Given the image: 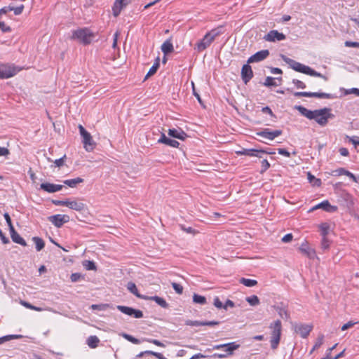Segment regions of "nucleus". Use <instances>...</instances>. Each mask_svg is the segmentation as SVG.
Wrapping results in <instances>:
<instances>
[{
  "label": "nucleus",
  "mask_w": 359,
  "mask_h": 359,
  "mask_svg": "<svg viewBox=\"0 0 359 359\" xmlns=\"http://www.w3.org/2000/svg\"><path fill=\"white\" fill-rule=\"evenodd\" d=\"M281 57L284 62H285L287 64H288L291 68H292L294 70H295L297 72L304 73V74H308L310 76H313L321 77L323 79L327 80V78L325 76H323L320 73L317 72L316 71L313 70L309 66H306L302 63H299L292 59H290V58L286 57L284 55H281Z\"/></svg>",
  "instance_id": "f257e3e1"
},
{
  "label": "nucleus",
  "mask_w": 359,
  "mask_h": 359,
  "mask_svg": "<svg viewBox=\"0 0 359 359\" xmlns=\"http://www.w3.org/2000/svg\"><path fill=\"white\" fill-rule=\"evenodd\" d=\"M269 329L271 330L270 339L271 348L275 350L278 348L280 341L282 332L281 321L276 320L271 323L269 325Z\"/></svg>",
  "instance_id": "f03ea898"
},
{
  "label": "nucleus",
  "mask_w": 359,
  "mask_h": 359,
  "mask_svg": "<svg viewBox=\"0 0 359 359\" xmlns=\"http://www.w3.org/2000/svg\"><path fill=\"white\" fill-rule=\"evenodd\" d=\"M240 347L239 344L236 342H230L227 344H217L212 346V350L224 349L225 353H214L212 357L219 359L227 358L233 354V351Z\"/></svg>",
  "instance_id": "7ed1b4c3"
},
{
  "label": "nucleus",
  "mask_w": 359,
  "mask_h": 359,
  "mask_svg": "<svg viewBox=\"0 0 359 359\" xmlns=\"http://www.w3.org/2000/svg\"><path fill=\"white\" fill-rule=\"evenodd\" d=\"M94 36V34L90 29L83 28L74 31L72 39H78L81 43L86 45L91 43Z\"/></svg>",
  "instance_id": "20e7f679"
},
{
  "label": "nucleus",
  "mask_w": 359,
  "mask_h": 359,
  "mask_svg": "<svg viewBox=\"0 0 359 359\" xmlns=\"http://www.w3.org/2000/svg\"><path fill=\"white\" fill-rule=\"evenodd\" d=\"M282 133H283L282 130H271L269 128H264L262 130L257 132L256 133V135H257V136L262 138V139H258L260 142L267 144V142L265 141V140L272 141L276 137L280 136Z\"/></svg>",
  "instance_id": "39448f33"
},
{
  "label": "nucleus",
  "mask_w": 359,
  "mask_h": 359,
  "mask_svg": "<svg viewBox=\"0 0 359 359\" xmlns=\"http://www.w3.org/2000/svg\"><path fill=\"white\" fill-rule=\"evenodd\" d=\"M81 136L82 137V142L83 143L84 148L87 151L93 149L95 143L93 140L91 135L83 128L81 124L78 126Z\"/></svg>",
  "instance_id": "423d86ee"
},
{
  "label": "nucleus",
  "mask_w": 359,
  "mask_h": 359,
  "mask_svg": "<svg viewBox=\"0 0 359 359\" xmlns=\"http://www.w3.org/2000/svg\"><path fill=\"white\" fill-rule=\"evenodd\" d=\"M20 69L14 65H0V79H8L14 76Z\"/></svg>",
  "instance_id": "0eeeda50"
},
{
  "label": "nucleus",
  "mask_w": 359,
  "mask_h": 359,
  "mask_svg": "<svg viewBox=\"0 0 359 359\" xmlns=\"http://www.w3.org/2000/svg\"><path fill=\"white\" fill-rule=\"evenodd\" d=\"M310 120H315L319 125L324 126L329 118H332L333 114H302Z\"/></svg>",
  "instance_id": "6e6552de"
},
{
  "label": "nucleus",
  "mask_w": 359,
  "mask_h": 359,
  "mask_svg": "<svg viewBox=\"0 0 359 359\" xmlns=\"http://www.w3.org/2000/svg\"><path fill=\"white\" fill-rule=\"evenodd\" d=\"M236 154L238 156L245 155L249 156H256L258 158H262L263 154H275V152L268 151L264 149H242L241 150L236 151Z\"/></svg>",
  "instance_id": "1a4fd4ad"
},
{
  "label": "nucleus",
  "mask_w": 359,
  "mask_h": 359,
  "mask_svg": "<svg viewBox=\"0 0 359 359\" xmlns=\"http://www.w3.org/2000/svg\"><path fill=\"white\" fill-rule=\"evenodd\" d=\"M116 308L121 313L129 316H133L135 318H141L144 316L142 311L139 309L121 305H118Z\"/></svg>",
  "instance_id": "9d476101"
},
{
  "label": "nucleus",
  "mask_w": 359,
  "mask_h": 359,
  "mask_svg": "<svg viewBox=\"0 0 359 359\" xmlns=\"http://www.w3.org/2000/svg\"><path fill=\"white\" fill-rule=\"evenodd\" d=\"M49 222H50L57 228H60L64 224L67 223L69 221V216L67 215L57 214L51 215L48 217Z\"/></svg>",
  "instance_id": "9b49d317"
},
{
  "label": "nucleus",
  "mask_w": 359,
  "mask_h": 359,
  "mask_svg": "<svg viewBox=\"0 0 359 359\" xmlns=\"http://www.w3.org/2000/svg\"><path fill=\"white\" fill-rule=\"evenodd\" d=\"M131 2L132 0H115L112 7L113 15L114 17L118 16L121 11Z\"/></svg>",
  "instance_id": "f8f14e48"
},
{
  "label": "nucleus",
  "mask_w": 359,
  "mask_h": 359,
  "mask_svg": "<svg viewBox=\"0 0 359 359\" xmlns=\"http://www.w3.org/2000/svg\"><path fill=\"white\" fill-rule=\"evenodd\" d=\"M286 36L284 34L278 32L277 30H271L264 36L266 41L275 42L277 41H283L285 39Z\"/></svg>",
  "instance_id": "ddd939ff"
},
{
  "label": "nucleus",
  "mask_w": 359,
  "mask_h": 359,
  "mask_svg": "<svg viewBox=\"0 0 359 359\" xmlns=\"http://www.w3.org/2000/svg\"><path fill=\"white\" fill-rule=\"evenodd\" d=\"M269 55V50H262L257 52L248 60V63L259 62L266 59Z\"/></svg>",
  "instance_id": "4468645a"
},
{
  "label": "nucleus",
  "mask_w": 359,
  "mask_h": 359,
  "mask_svg": "<svg viewBox=\"0 0 359 359\" xmlns=\"http://www.w3.org/2000/svg\"><path fill=\"white\" fill-rule=\"evenodd\" d=\"M320 208L327 212H334L338 209L337 206L332 205L328 201H324L310 209L309 212H312Z\"/></svg>",
  "instance_id": "2eb2a0df"
},
{
  "label": "nucleus",
  "mask_w": 359,
  "mask_h": 359,
  "mask_svg": "<svg viewBox=\"0 0 359 359\" xmlns=\"http://www.w3.org/2000/svg\"><path fill=\"white\" fill-rule=\"evenodd\" d=\"M69 208L78 211L83 212L86 210V205L83 203V199L76 198L74 200H70L69 202Z\"/></svg>",
  "instance_id": "dca6fc26"
},
{
  "label": "nucleus",
  "mask_w": 359,
  "mask_h": 359,
  "mask_svg": "<svg viewBox=\"0 0 359 359\" xmlns=\"http://www.w3.org/2000/svg\"><path fill=\"white\" fill-rule=\"evenodd\" d=\"M63 185L55 184L49 182L41 183L40 189L48 193H55L62 190Z\"/></svg>",
  "instance_id": "f3484780"
},
{
  "label": "nucleus",
  "mask_w": 359,
  "mask_h": 359,
  "mask_svg": "<svg viewBox=\"0 0 359 359\" xmlns=\"http://www.w3.org/2000/svg\"><path fill=\"white\" fill-rule=\"evenodd\" d=\"M312 325L299 324L295 326V332L300 334L302 338H306L312 330Z\"/></svg>",
  "instance_id": "a211bd4d"
},
{
  "label": "nucleus",
  "mask_w": 359,
  "mask_h": 359,
  "mask_svg": "<svg viewBox=\"0 0 359 359\" xmlns=\"http://www.w3.org/2000/svg\"><path fill=\"white\" fill-rule=\"evenodd\" d=\"M253 76V72L251 67L248 64L244 65L241 69V78L246 84Z\"/></svg>",
  "instance_id": "6ab92c4d"
},
{
  "label": "nucleus",
  "mask_w": 359,
  "mask_h": 359,
  "mask_svg": "<svg viewBox=\"0 0 359 359\" xmlns=\"http://www.w3.org/2000/svg\"><path fill=\"white\" fill-rule=\"evenodd\" d=\"M296 97H316L319 98H329L330 95L325 93H309V92H296Z\"/></svg>",
  "instance_id": "aec40b11"
},
{
  "label": "nucleus",
  "mask_w": 359,
  "mask_h": 359,
  "mask_svg": "<svg viewBox=\"0 0 359 359\" xmlns=\"http://www.w3.org/2000/svg\"><path fill=\"white\" fill-rule=\"evenodd\" d=\"M212 42L211 39H209L207 35H205L204 37L197 43L196 49L198 52H201L209 47Z\"/></svg>",
  "instance_id": "412c9836"
},
{
  "label": "nucleus",
  "mask_w": 359,
  "mask_h": 359,
  "mask_svg": "<svg viewBox=\"0 0 359 359\" xmlns=\"http://www.w3.org/2000/svg\"><path fill=\"white\" fill-rule=\"evenodd\" d=\"M168 135L172 137L177 138V139H179L181 140H184L186 139V137H188V135L180 128L169 129Z\"/></svg>",
  "instance_id": "4be33fe9"
},
{
  "label": "nucleus",
  "mask_w": 359,
  "mask_h": 359,
  "mask_svg": "<svg viewBox=\"0 0 359 359\" xmlns=\"http://www.w3.org/2000/svg\"><path fill=\"white\" fill-rule=\"evenodd\" d=\"M158 142L169 145L174 148H177L180 145V143L177 140L167 137L164 133L161 134V136L160 139H158Z\"/></svg>",
  "instance_id": "5701e85b"
},
{
  "label": "nucleus",
  "mask_w": 359,
  "mask_h": 359,
  "mask_svg": "<svg viewBox=\"0 0 359 359\" xmlns=\"http://www.w3.org/2000/svg\"><path fill=\"white\" fill-rule=\"evenodd\" d=\"M10 231V234H11V237L12 238V241L15 243H18V244H20L22 246H26L27 245V243L26 241H25L24 238H22L18 233V232L15 230L14 228H12V229L9 230Z\"/></svg>",
  "instance_id": "b1692460"
},
{
  "label": "nucleus",
  "mask_w": 359,
  "mask_h": 359,
  "mask_svg": "<svg viewBox=\"0 0 359 359\" xmlns=\"http://www.w3.org/2000/svg\"><path fill=\"white\" fill-rule=\"evenodd\" d=\"M127 289L129 290L130 292H131L133 294L135 295L137 297L147 300V296L143 295L139 293L138 290L136 287V285L133 282H129L127 284Z\"/></svg>",
  "instance_id": "393cba45"
},
{
  "label": "nucleus",
  "mask_w": 359,
  "mask_h": 359,
  "mask_svg": "<svg viewBox=\"0 0 359 359\" xmlns=\"http://www.w3.org/2000/svg\"><path fill=\"white\" fill-rule=\"evenodd\" d=\"M299 250L304 253V255H306L309 258H313L315 257V255H316V252L312 248H310L308 245H307V243L305 242V243H303L301 246L299 247Z\"/></svg>",
  "instance_id": "a878e982"
},
{
  "label": "nucleus",
  "mask_w": 359,
  "mask_h": 359,
  "mask_svg": "<svg viewBox=\"0 0 359 359\" xmlns=\"http://www.w3.org/2000/svg\"><path fill=\"white\" fill-rule=\"evenodd\" d=\"M161 50L164 53L165 55L170 54L174 51L173 45L172 43L171 39H167L162 45H161Z\"/></svg>",
  "instance_id": "bb28decb"
},
{
  "label": "nucleus",
  "mask_w": 359,
  "mask_h": 359,
  "mask_svg": "<svg viewBox=\"0 0 359 359\" xmlns=\"http://www.w3.org/2000/svg\"><path fill=\"white\" fill-rule=\"evenodd\" d=\"M274 309L281 318L285 319V320H287L290 318V314L282 304L280 306H274Z\"/></svg>",
  "instance_id": "cd10ccee"
},
{
  "label": "nucleus",
  "mask_w": 359,
  "mask_h": 359,
  "mask_svg": "<svg viewBox=\"0 0 359 359\" xmlns=\"http://www.w3.org/2000/svg\"><path fill=\"white\" fill-rule=\"evenodd\" d=\"M147 300H153L158 305L161 306L162 308L166 309L168 307V304L167 302L162 297H160L158 296H147Z\"/></svg>",
  "instance_id": "c85d7f7f"
},
{
  "label": "nucleus",
  "mask_w": 359,
  "mask_h": 359,
  "mask_svg": "<svg viewBox=\"0 0 359 359\" xmlns=\"http://www.w3.org/2000/svg\"><path fill=\"white\" fill-rule=\"evenodd\" d=\"M87 344L88 346L91 348H95L96 347L98 346V344L100 342V339L99 338L95 336V335H93V336H90L88 339H87Z\"/></svg>",
  "instance_id": "c756f323"
},
{
  "label": "nucleus",
  "mask_w": 359,
  "mask_h": 359,
  "mask_svg": "<svg viewBox=\"0 0 359 359\" xmlns=\"http://www.w3.org/2000/svg\"><path fill=\"white\" fill-rule=\"evenodd\" d=\"M267 115V117H266L263 121L262 123L266 126H273V124L276 122L277 121V116L275 114H266Z\"/></svg>",
  "instance_id": "7c9ffc66"
},
{
  "label": "nucleus",
  "mask_w": 359,
  "mask_h": 359,
  "mask_svg": "<svg viewBox=\"0 0 359 359\" xmlns=\"http://www.w3.org/2000/svg\"><path fill=\"white\" fill-rule=\"evenodd\" d=\"M83 182V179L81 177H76L74 179L66 180L63 181L64 184L69 186V187L74 188L78 184Z\"/></svg>",
  "instance_id": "2f4dec72"
},
{
  "label": "nucleus",
  "mask_w": 359,
  "mask_h": 359,
  "mask_svg": "<svg viewBox=\"0 0 359 359\" xmlns=\"http://www.w3.org/2000/svg\"><path fill=\"white\" fill-rule=\"evenodd\" d=\"M159 62H160V59H159V57H157L156 60V62L152 65V67L150 68L149 72H147V74L145 76V79H147L148 77L154 75L156 72V71L158 69L159 65H160Z\"/></svg>",
  "instance_id": "473e14b6"
},
{
  "label": "nucleus",
  "mask_w": 359,
  "mask_h": 359,
  "mask_svg": "<svg viewBox=\"0 0 359 359\" xmlns=\"http://www.w3.org/2000/svg\"><path fill=\"white\" fill-rule=\"evenodd\" d=\"M32 241L35 243V248L36 251H41L44 248L45 243L42 238L34 236L32 238Z\"/></svg>",
  "instance_id": "72a5a7b5"
},
{
  "label": "nucleus",
  "mask_w": 359,
  "mask_h": 359,
  "mask_svg": "<svg viewBox=\"0 0 359 359\" xmlns=\"http://www.w3.org/2000/svg\"><path fill=\"white\" fill-rule=\"evenodd\" d=\"M22 337L20 334H9L0 337V345L8 341L11 339H21Z\"/></svg>",
  "instance_id": "f704fd0d"
},
{
  "label": "nucleus",
  "mask_w": 359,
  "mask_h": 359,
  "mask_svg": "<svg viewBox=\"0 0 359 359\" xmlns=\"http://www.w3.org/2000/svg\"><path fill=\"white\" fill-rule=\"evenodd\" d=\"M320 234L322 238H327L330 226L327 223H323L320 225Z\"/></svg>",
  "instance_id": "c9c22d12"
},
{
  "label": "nucleus",
  "mask_w": 359,
  "mask_h": 359,
  "mask_svg": "<svg viewBox=\"0 0 359 359\" xmlns=\"http://www.w3.org/2000/svg\"><path fill=\"white\" fill-rule=\"evenodd\" d=\"M297 110H299L300 112H329L330 109L327 108H323L320 109H316L313 111L308 110L306 108L301 107V106H295L294 107Z\"/></svg>",
  "instance_id": "e433bc0d"
},
{
  "label": "nucleus",
  "mask_w": 359,
  "mask_h": 359,
  "mask_svg": "<svg viewBox=\"0 0 359 359\" xmlns=\"http://www.w3.org/2000/svg\"><path fill=\"white\" fill-rule=\"evenodd\" d=\"M240 283L243 284L246 287H253L257 284V281L253 279H248L242 278L240 280Z\"/></svg>",
  "instance_id": "4c0bfd02"
},
{
  "label": "nucleus",
  "mask_w": 359,
  "mask_h": 359,
  "mask_svg": "<svg viewBox=\"0 0 359 359\" xmlns=\"http://www.w3.org/2000/svg\"><path fill=\"white\" fill-rule=\"evenodd\" d=\"M193 302L196 304L204 305L206 304V298L204 296H201L197 294H194Z\"/></svg>",
  "instance_id": "58836bf2"
},
{
  "label": "nucleus",
  "mask_w": 359,
  "mask_h": 359,
  "mask_svg": "<svg viewBox=\"0 0 359 359\" xmlns=\"http://www.w3.org/2000/svg\"><path fill=\"white\" fill-rule=\"evenodd\" d=\"M245 300L247 302H248L250 304V305L253 306H257L260 303L259 299L256 295H252L250 297H246Z\"/></svg>",
  "instance_id": "ea45409f"
},
{
  "label": "nucleus",
  "mask_w": 359,
  "mask_h": 359,
  "mask_svg": "<svg viewBox=\"0 0 359 359\" xmlns=\"http://www.w3.org/2000/svg\"><path fill=\"white\" fill-rule=\"evenodd\" d=\"M308 180L313 186L320 187L321 185V180L311 175V172H308Z\"/></svg>",
  "instance_id": "a19ab883"
},
{
  "label": "nucleus",
  "mask_w": 359,
  "mask_h": 359,
  "mask_svg": "<svg viewBox=\"0 0 359 359\" xmlns=\"http://www.w3.org/2000/svg\"><path fill=\"white\" fill-rule=\"evenodd\" d=\"M323 340H324V335L323 334H320L318 337L317 339H316V341L313 347V348L310 351V354L313 353V352L323 344Z\"/></svg>",
  "instance_id": "79ce46f5"
},
{
  "label": "nucleus",
  "mask_w": 359,
  "mask_h": 359,
  "mask_svg": "<svg viewBox=\"0 0 359 359\" xmlns=\"http://www.w3.org/2000/svg\"><path fill=\"white\" fill-rule=\"evenodd\" d=\"M330 241L327 238H322L320 243V249L323 252L327 250L330 248Z\"/></svg>",
  "instance_id": "37998d69"
},
{
  "label": "nucleus",
  "mask_w": 359,
  "mask_h": 359,
  "mask_svg": "<svg viewBox=\"0 0 359 359\" xmlns=\"http://www.w3.org/2000/svg\"><path fill=\"white\" fill-rule=\"evenodd\" d=\"M122 337L134 344H140V340L126 333H123Z\"/></svg>",
  "instance_id": "c03bdc74"
},
{
  "label": "nucleus",
  "mask_w": 359,
  "mask_h": 359,
  "mask_svg": "<svg viewBox=\"0 0 359 359\" xmlns=\"http://www.w3.org/2000/svg\"><path fill=\"white\" fill-rule=\"evenodd\" d=\"M83 266L87 269V270H95L96 266L94 262L90 261V260H85L83 262Z\"/></svg>",
  "instance_id": "a18cd8bd"
},
{
  "label": "nucleus",
  "mask_w": 359,
  "mask_h": 359,
  "mask_svg": "<svg viewBox=\"0 0 359 359\" xmlns=\"http://www.w3.org/2000/svg\"><path fill=\"white\" fill-rule=\"evenodd\" d=\"M220 34V31L219 29H212L210 32H208L205 35H207L209 39H211L212 41L215 40V39Z\"/></svg>",
  "instance_id": "49530a36"
},
{
  "label": "nucleus",
  "mask_w": 359,
  "mask_h": 359,
  "mask_svg": "<svg viewBox=\"0 0 359 359\" xmlns=\"http://www.w3.org/2000/svg\"><path fill=\"white\" fill-rule=\"evenodd\" d=\"M109 307H110V305L108 304H93L91 306V308L93 309H94V310L97 309V310H100V311H104Z\"/></svg>",
  "instance_id": "de8ad7c7"
},
{
  "label": "nucleus",
  "mask_w": 359,
  "mask_h": 359,
  "mask_svg": "<svg viewBox=\"0 0 359 359\" xmlns=\"http://www.w3.org/2000/svg\"><path fill=\"white\" fill-rule=\"evenodd\" d=\"M23 9H24L23 5H20V6H18V7L9 6V11H13L14 12L15 15H16L21 14Z\"/></svg>",
  "instance_id": "09e8293b"
},
{
  "label": "nucleus",
  "mask_w": 359,
  "mask_h": 359,
  "mask_svg": "<svg viewBox=\"0 0 359 359\" xmlns=\"http://www.w3.org/2000/svg\"><path fill=\"white\" fill-rule=\"evenodd\" d=\"M185 325L189 326H203V321L188 320L185 322Z\"/></svg>",
  "instance_id": "8fccbe9b"
},
{
  "label": "nucleus",
  "mask_w": 359,
  "mask_h": 359,
  "mask_svg": "<svg viewBox=\"0 0 359 359\" xmlns=\"http://www.w3.org/2000/svg\"><path fill=\"white\" fill-rule=\"evenodd\" d=\"M69 199H67L65 201H60V200H53L52 203L53 204L55 205H62V206H66L69 207Z\"/></svg>",
  "instance_id": "3c124183"
},
{
  "label": "nucleus",
  "mask_w": 359,
  "mask_h": 359,
  "mask_svg": "<svg viewBox=\"0 0 359 359\" xmlns=\"http://www.w3.org/2000/svg\"><path fill=\"white\" fill-rule=\"evenodd\" d=\"M266 86H276L277 83L274 81V78L268 76L265 79V82L264 83Z\"/></svg>",
  "instance_id": "603ef678"
},
{
  "label": "nucleus",
  "mask_w": 359,
  "mask_h": 359,
  "mask_svg": "<svg viewBox=\"0 0 359 359\" xmlns=\"http://www.w3.org/2000/svg\"><path fill=\"white\" fill-rule=\"evenodd\" d=\"M172 287L176 293L181 294L183 292V287L177 283H172Z\"/></svg>",
  "instance_id": "864d4df0"
},
{
  "label": "nucleus",
  "mask_w": 359,
  "mask_h": 359,
  "mask_svg": "<svg viewBox=\"0 0 359 359\" xmlns=\"http://www.w3.org/2000/svg\"><path fill=\"white\" fill-rule=\"evenodd\" d=\"M270 168V163L268 162L266 159H264L262 161V170L260 171V173H264L265 171H266Z\"/></svg>",
  "instance_id": "5fc2aeb1"
},
{
  "label": "nucleus",
  "mask_w": 359,
  "mask_h": 359,
  "mask_svg": "<svg viewBox=\"0 0 359 359\" xmlns=\"http://www.w3.org/2000/svg\"><path fill=\"white\" fill-rule=\"evenodd\" d=\"M357 323H358V322H353L352 320L348 321V323H345L344 325H343L341 326V330L343 331L346 330L352 327L353 325H355Z\"/></svg>",
  "instance_id": "6e6d98bb"
},
{
  "label": "nucleus",
  "mask_w": 359,
  "mask_h": 359,
  "mask_svg": "<svg viewBox=\"0 0 359 359\" xmlns=\"http://www.w3.org/2000/svg\"><path fill=\"white\" fill-rule=\"evenodd\" d=\"M81 278H83V276L79 273H74L70 276L71 281L74 283L79 281Z\"/></svg>",
  "instance_id": "4d7b16f0"
},
{
  "label": "nucleus",
  "mask_w": 359,
  "mask_h": 359,
  "mask_svg": "<svg viewBox=\"0 0 359 359\" xmlns=\"http://www.w3.org/2000/svg\"><path fill=\"white\" fill-rule=\"evenodd\" d=\"M4 217L6 221V223L8 226L9 230L12 229V228H14V226L12 224L11 219L8 213L6 212L4 215Z\"/></svg>",
  "instance_id": "13d9d810"
},
{
  "label": "nucleus",
  "mask_w": 359,
  "mask_h": 359,
  "mask_svg": "<svg viewBox=\"0 0 359 359\" xmlns=\"http://www.w3.org/2000/svg\"><path fill=\"white\" fill-rule=\"evenodd\" d=\"M65 158H66V155H64L60 158L56 159L54 161V163L55 164V166L59 167V168L62 166L64 165L65 159Z\"/></svg>",
  "instance_id": "bf43d9fd"
},
{
  "label": "nucleus",
  "mask_w": 359,
  "mask_h": 359,
  "mask_svg": "<svg viewBox=\"0 0 359 359\" xmlns=\"http://www.w3.org/2000/svg\"><path fill=\"white\" fill-rule=\"evenodd\" d=\"M0 29L4 32H8L11 31V28L4 22L0 21Z\"/></svg>",
  "instance_id": "052dcab7"
},
{
  "label": "nucleus",
  "mask_w": 359,
  "mask_h": 359,
  "mask_svg": "<svg viewBox=\"0 0 359 359\" xmlns=\"http://www.w3.org/2000/svg\"><path fill=\"white\" fill-rule=\"evenodd\" d=\"M345 46L346 47H353V48H359V42H353L350 41H346L344 43Z\"/></svg>",
  "instance_id": "680f3d73"
},
{
  "label": "nucleus",
  "mask_w": 359,
  "mask_h": 359,
  "mask_svg": "<svg viewBox=\"0 0 359 359\" xmlns=\"http://www.w3.org/2000/svg\"><path fill=\"white\" fill-rule=\"evenodd\" d=\"M214 305L215 307H217L218 309H222V308L224 309V304H222V302L219 300V297H216L214 299Z\"/></svg>",
  "instance_id": "e2e57ef3"
},
{
  "label": "nucleus",
  "mask_w": 359,
  "mask_h": 359,
  "mask_svg": "<svg viewBox=\"0 0 359 359\" xmlns=\"http://www.w3.org/2000/svg\"><path fill=\"white\" fill-rule=\"evenodd\" d=\"M293 83L295 84V86L298 88H305L306 85L302 81L298 80V79H293Z\"/></svg>",
  "instance_id": "0e129e2a"
},
{
  "label": "nucleus",
  "mask_w": 359,
  "mask_h": 359,
  "mask_svg": "<svg viewBox=\"0 0 359 359\" xmlns=\"http://www.w3.org/2000/svg\"><path fill=\"white\" fill-rule=\"evenodd\" d=\"M293 236L292 233H287L282 238L283 243H289L292 240Z\"/></svg>",
  "instance_id": "69168bd1"
},
{
  "label": "nucleus",
  "mask_w": 359,
  "mask_h": 359,
  "mask_svg": "<svg viewBox=\"0 0 359 359\" xmlns=\"http://www.w3.org/2000/svg\"><path fill=\"white\" fill-rule=\"evenodd\" d=\"M278 153L280 155H283L286 157H290V153L288 152L285 149H283V148H279L278 149Z\"/></svg>",
  "instance_id": "338daca9"
},
{
  "label": "nucleus",
  "mask_w": 359,
  "mask_h": 359,
  "mask_svg": "<svg viewBox=\"0 0 359 359\" xmlns=\"http://www.w3.org/2000/svg\"><path fill=\"white\" fill-rule=\"evenodd\" d=\"M349 138V142H351L353 145L357 146L359 145V137L356 136H353Z\"/></svg>",
  "instance_id": "774afa93"
}]
</instances>
